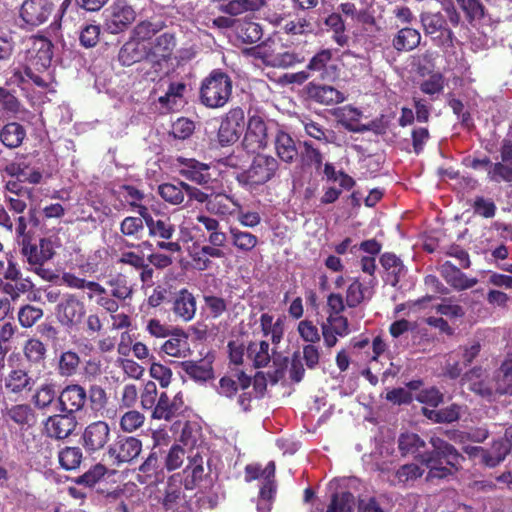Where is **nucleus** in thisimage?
<instances>
[{"label":"nucleus","instance_id":"f257e3e1","mask_svg":"<svg viewBox=\"0 0 512 512\" xmlns=\"http://www.w3.org/2000/svg\"><path fill=\"white\" fill-rule=\"evenodd\" d=\"M430 451L420 452L425 441L416 433H402L398 438L401 455H413L428 468L426 481L443 480L453 477L462 469L465 457L449 442L433 435L429 439Z\"/></svg>","mask_w":512,"mask_h":512},{"label":"nucleus","instance_id":"f03ea898","mask_svg":"<svg viewBox=\"0 0 512 512\" xmlns=\"http://www.w3.org/2000/svg\"><path fill=\"white\" fill-rule=\"evenodd\" d=\"M53 43L44 36L29 39L22 69L15 71V78L21 83H32L47 89L53 77L49 71L53 58Z\"/></svg>","mask_w":512,"mask_h":512},{"label":"nucleus","instance_id":"7ed1b4c3","mask_svg":"<svg viewBox=\"0 0 512 512\" xmlns=\"http://www.w3.org/2000/svg\"><path fill=\"white\" fill-rule=\"evenodd\" d=\"M346 301L340 293H330L327 297L326 321L322 322L321 330L326 348H333L338 337H345L350 333L347 317L341 315L345 310Z\"/></svg>","mask_w":512,"mask_h":512},{"label":"nucleus","instance_id":"20e7f679","mask_svg":"<svg viewBox=\"0 0 512 512\" xmlns=\"http://www.w3.org/2000/svg\"><path fill=\"white\" fill-rule=\"evenodd\" d=\"M232 87L230 76L221 69H214L200 84V103L207 108H221L229 101Z\"/></svg>","mask_w":512,"mask_h":512},{"label":"nucleus","instance_id":"39448f33","mask_svg":"<svg viewBox=\"0 0 512 512\" xmlns=\"http://www.w3.org/2000/svg\"><path fill=\"white\" fill-rule=\"evenodd\" d=\"M21 254L30 266V270L42 279L51 281L55 275L51 269L44 268V264L55 255L54 244L50 238H40L33 242L32 238L20 241Z\"/></svg>","mask_w":512,"mask_h":512},{"label":"nucleus","instance_id":"423d86ee","mask_svg":"<svg viewBox=\"0 0 512 512\" xmlns=\"http://www.w3.org/2000/svg\"><path fill=\"white\" fill-rule=\"evenodd\" d=\"M279 169L276 158L270 155L257 154L250 167L239 173L236 177L238 183L243 187H256L269 182Z\"/></svg>","mask_w":512,"mask_h":512},{"label":"nucleus","instance_id":"0eeeda50","mask_svg":"<svg viewBox=\"0 0 512 512\" xmlns=\"http://www.w3.org/2000/svg\"><path fill=\"white\" fill-rule=\"evenodd\" d=\"M112 431L110 425L104 420L89 423L83 430L80 442L89 455L104 450L111 441Z\"/></svg>","mask_w":512,"mask_h":512},{"label":"nucleus","instance_id":"6e6552de","mask_svg":"<svg viewBox=\"0 0 512 512\" xmlns=\"http://www.w3.org/2000/svg\"><path fill=\"white\" fill-rule=\"evenodd\" d=\"M148 233L151 238L160 239L157 242L159 249L172 253L180 252L181 245L178 241H172L176 234V226L171 218L166 215H157L148 225Z\"/></svg>","mask_w":512,"mask_h":512},{"label":"nucleus","instance_id":"1a4fd4ad","mask_svg":"<svg viewBox=\"0 0 512 512\" xmlns=\"http://www.w3.org/2000/svg\"><path fill=\"white\" fill-rule=\"evenodd\" d=\"M182 476L180 474L172 475L167 482L163 506L165 510L172 512H193L194 508L191 504V496L185 491Z\"/></svg>","mask_w":512,"mask_h":512},{"label":"nucleus","instance_id":"9d476101","mask_svg":"<svg viewBox=\"0 0 512 512\" xmlns=\"http://www.w3.org/2000/svg\"><path fill=\"white\" fill-rule=\"evenodd\" d=\"M321 353L317 345L306 344L302 348V355L299 351L292 354L289 368V376L292 382L299 383L304 379L305 367L315 370L320 364Z\"/></svg>","mask_w":512,"mask_h":512},{"label":"nucleus","instance_id":"9b49d317","mask_svg":"<svg viewBox=\"0 0 512 512\" xmlns=\"http://www.w3.org/2000/svg\"><path fill=\"white\" fill-rule=\"evenodd\" d=\"M55 314L63 326L72 328L82 322L86 314V307L76 294L67 293L57 304Z\"/></svg>","mask_w":512,"mask_h":512},{"label":"nucleus","instance_id":"f8f14e48","mask_svg":"<svg viewBox=\"0 0 512 512\" xmlns=\"http://www.w3.org/2000/svg\"><path fill=\"white\" fill-rule=\"evenodd\" d=\"M269 141L268 128L264 118L258 114L249 115L246 132L242 141L248 153H256L267 147Z\"/></svg>","mask_w":512,"mask_h":512},{"label":"nucleus","instance_id":"ddd939ff","mask_svg":"<svg viewBox=\"0 0 512 512\" xmlns=\"http://www.w3.org/2000/svg\"><path fill=\"white\" fill-rule=\"evenodd\" d=\"M134 9L123 0H116L106 11L104 26L111 34L125 31L135 20Z\"/></svg>","mask_w":512,"mask_h":512},{"label":"nucleus","instance_id":"4468645a","mask_svg":"<svg viewBox=\"0 0 512 512\" xmlns=\"http://www.w3.org/2000/svg\"><path fill=\"white\" fill-rule=\"evenodd\" d=\"M421 23L425 34L432 36L437 46L453 47L454 33L441 13H423Z\"/></svg>","mask_w":512,"mask_h":512},{"label":"nucleus","instance_id":"2eb2a0df","mask_svg":"<svg viewBox=\"0 0 512 512\" xmlns=\"http://www.w3.org/2000/svg\"><path fill=\"white\" fill-rule=\"evenodd\" d=\"M142 451V441L134 436L118 435L108 446V454L117 465L131 463Z\"/></svg>","mask_w":512,"mask_h":512},{"label":"nucleus","instance_id":"dca6fc26","mask_svg":"<svg viewBox=\"0 0 512 512\" xmlns=\"http://www.w3.org/2000/svg\"><path fill=\"white\" fill-rule=\"evenodd\" d=\"M245 124V114L242 108L230 109L222 119L218 129V140L222 146L238 141Z\"/></svg>","mask_w":512,"mask_h":512},{"label":"nucleus","instance_id":"f3484780","mask_svg":"<svg viewBox=\"0 0 512 512\" xmlns=\"http://www.w3.org/2000/svg\"><path fill=\"white\" fill-rule=\"evenodd\" d=\"M77 425L76 415L62 412L49 416L43 423V431L49 438L64 440L74 433Z\"/></svg>","mask_w":512,"mask_h":512},{"label":"nucleus","instance_id":"a211bd4d","mask_svg":"<svg viewBox=\"0 0 512 512\" xmlns=\"http://www.w3.org/2000/svg\"><path fill=\"white\" fill-rule=\"evenodd\" d=\"M188 410L184 402L182 392H178L172 399L166 392L160 394L157 404L152 411V418L157 420L172 421L184 415Z\"/></svg>","mask_w":512,"mask_h":512},{"label":"nucleus","instance_id":"6ab92c4d","mask_svg":"<svg viewBox=\"0 0 512 512\" xmlns=\"http://www.w3.org/2000/svg\"><path fill=\"white\" fill-rule=\"evenodd\" d=\"M88 400L86 389L78 384L66 385L58 396L59 410L75 415L84 409Z\"/></svg>","mask_w":512,"mask_h":512},{"label":"nucleus","instance_id":"aec40b11","mask_svg":"<svg viewBox=\"0 0 512 512\" xmlns=\"http://www.w3.org/2000/svg\"><path fill=\"white\" fill-rule=\"evenodd\" d=\"M53 8L49 0H25L20 7V17L30 26H39L48 20Z\"/></svg>","mask_w":512,"mask_h":512},{"label":"nucleus","instance_id":"412c9836","mask_svg":"<svg viewBox=\"0 0 512 512\" xmlns=\"http://www.w3.org/2000/svg\"><path fill=\"white\" fill-rule=\"evenodd\" d=\"M501 161L494 163L488 170V179L495 183H512V141L503 140L500 147Z\"/></svg>","mask_w":512,"mask_h":512},{"label":"nucleus","instance_id":"4be33fe9","mask_svg":"<svg viewBox=\"0 0 512 512\" xmlns=\"http://www.w3.org/2000/svg\"><path fill=\"white\" fill-rule=\"evenodd\" d=\"M307 98L317 104L331 106L342 103L346 97L343 92L333 86L309 82L305 86Z\"/></svg>","mask_w":512,"mask_h":512},{"label":"nucleus","instance_id":"5701e85b","mask_svg":"<svg viewBox=\"0 0 512 512\" xmlns=\"http://www.w3.org/2000/svg\"><path fill=\"white\" fill-rule=\"evenodd\" d=\"M178 173L185 179L198 185H205L211 180L210 166L194 158L178 157Z\"/></svg>","mask_w":512,"mask_h":512},{"label":"nucleus","instance_id":"b1692460","mask_svg":"<svg viewBox=\"0 0 512 512\" xmlns=\"http://www.w3.org/2000/svg\"><path fill=\"white\" fill-rule=\"evenodd\" d=\"M160 345V352L174 358H186L191 354L189 334L181 328H173Z\"/></svg>","mask_w":512,"mask_h":512},{"label":"nucleus","instance_id":"393cba45","mask_svg":"<svg viewBox=\"0 0 512 512\" xmlns=\"http://www.w3.org/2000/svg\"><path fill=\"white\" fill-rule=\"evenodd\" d=\"M5 422H13L21 430H27L36 423V414L29 404H15L1 410Z\"/></svg>","mask_w":512,"mask_h":512},{"label":"nucleus","instance_id":"a878e982","mask_svg":"<svg viewBox=\"0 0 512 512\" xmlns=\"http://www.w3.org/2000/svg\"><path fill=\"white\" fill-rule=\"evenodd\" d=\"M439 272L446 283L457 291L470 289L478 283L477 278L468 277L450 261H445L439 267Z\"/></svg>","mask_w":512,"mask_h":512},{"label":"nucleus","instance_id":"bb28decb","mask_svg":"<svg viewBox=\"0 0 512 512\" xmlns=\"http://www.w3.org/2000/svg\"><path fill=\"white\" fill-rule=\"evenodd\" d=\"M234 376L237 380L227 375L219 379V383L216 388L218 395L228 399H233L237 395L239 388L246 390L251 386L252 378L247 375L245 371L238 370Z\"/></svg>","mask_w":512,"mask_h":512},{"label":"nucleus","instance_id":"cd10ccee","mask_svg":"<svg viewBox=\"0 0 512 512\" xmlns=\"http://www.w3.org/2000/svg\"><path fill=\"white\" fill-rule=\"evenodd\" d=\"M150 54L151 49L145 43L131 38L120 48L118 60L123 66H131L148 59Z\"/></svg>","mask_w":512,"mask_h":512},{"label":"nucleus","instance_id":"c85d7f7f","mask_svg":"<svg viewBox=\"0 0 512 512\" xmlns=\"http://www.w3.org/2000/svg\"><path fill=\"white\" fill-rule=\"evenodd\" d=\"M206 209L214 215L228 217L239 212L241 210V204L233 196L224 193H216L210 194Z\"/></svg>","mask_w":512,"mask_h":512},{"label":"nucleus","instance_id":"c756f323","mask_svg":"<svg viewBox=\"0 0 512 512\" xmlns=\"http://www.w3.org/2000/svg\"><path fill=\"white\" fill-rule=\"evenodd\" d=\"M181 367L196 382H207L214 378L213 360L208 357L196 361H183Z\"/></svg>","mask_w":512,"mask_h":512},{"label":"nucleus","instance_id":"7c9ffc66","mask_svg":"<svg viewBox=\"0 0 512 512\" xmlns=\"http://www.w3.org/2000/svg\"><path fill=\"white\" fill-rule=\"evenodd\" d=\"M274 145L277 156L283 162L291 164L298 158L300 149L287 132L279 130L275 136Z\"/></svg>","mask_w":512,"mask_h":512},{"label":"nucleus","instance_id":"2f4dec72","mask_svg":"<svg viewBox=\"0 0 512 512\" xmlns=\"http://www.w3.org/2000/svg\"><path fill=\"white\" fill-rule=\"evenodd\" d=\"M210 2L219 12L233 17L257 11L260 8L256 0H210Z\"/></svg>","mask_w":512,"mask_h":512},{"label":"nucleus","instance_id":"473e14b6","mask_svg":"<svg viewBox=\"0 0 512 512\" xmlns=\"http://www.w3.org/2000/svg\"><path fill=\"white\" fill-rule=\"evenodd\" d=\"M229 241L238 252L247 255L257 247L259 239L251 232L230 226Z\"/></svg>","mask_w":512,"mask_h":512},{"label":"nucleus","instance_id":"72a5a7b5","mask_svg":"<svg viewBox=\"0 0 512 512\" xmlns=\"http://www.w3.org/2000/svg\"><path fill=\"white\" fill-rule=\"evenodd\" d=\"M298 158L303 168H314L319 171L324 162L323 153L311 141H299Z\"/></svg>","mask_w":512,"mask_h":512},{"label":"nucleus","instance_id":"f704fd0d","mask_svg":"<svg viewBox=\"0 0 512 512\" xmlns=\"http://www.w3.org/2000/svg\"><path fill=\"white\" fill-rule=\"evenodd\" d=\"M174 314L183 321L192 320L196 313V300L187 289H181L173 303Z\"/></svg>","mask_w":512,"mask_h":512},{"label":"nucleus","instance_id":"c9c22d12","mask_svg":"<svg viewBox=\"0 0 512 512\" xmlns=\"http://www.w3.org/2000/svg\"><path fill=\"white\" fill-rule=\"evenodd\" d=\"M421 41V34L411 27L401 28L392 39V46L397 52H409L417 48Z\"/></svg>","mask_w":512,"mask_h":512},{"label":"nucleus","instance_id":"e433bc0d","mask_svg":"<svg viewBox=\"0 0 512 512\" xmlns=\"http://www.w3.org/2000/svg\"><path fill=\"white\" fill-rule=\"evenodd\" d=\"M324 25L327 31L332 33L331 38L339 47L348 46L350 36L340 13L333 12L329 14L324 20Z\"/></svg>","mask_w":512,"mask_h":512},{"label":"nucleus","instance_id":"4c0bfd02","mask_svg":"<svg viewBox=\"0 0 512 512\" xmlns=\"http://www.w3.org/2000/svg\"><path fill=\"white\" fill-rule=\"evenodd\" d=\"M26 138V129L18 122H9L0 128V142L9 149L22 145Z\"/></svg>","mask_w":512,"mask_h":512},{"label":"nucleus","instance_id":"58836bf2","mask_svg":"<svg viewBox=\"0 0 512 512\" xmlns=\"http://www.w3.org/2000/svg\"><path fill=\"white\" fill-rule=\"evenodd\" d=\"M23 354L30 366H45L47 348L40 339L33 337L26 340L23 346Z\"/></svg>","mask_w":512,"mask_h":512},{"label":"nucleus","instance_id":"ea45409f","mask_svg":"<svg viewBox=\"0 0 512 512\" xmlns=\"http://www.w3.org/2000/svg\"><path fill=\"white\" fill-rule=\"evenodd\" d=\"M33 383V379L26 371L16 369L12 370L5 378V389L8 393L19 395L31 391Z\"/></svg>","mask_w":512,"mask_h":512},{"label":"nucleus","instance_id":"a19ab883","mask_svg":"<svg viewBox=\"0 0 512 512\" xmlns=\"http://www.w3.org/2000/svg\"><path fill=\"white\" fill-rule=\"evenodd\" d=\"M177 45L176 36L174 33L165 32L157 36L151 49V56L158 57L162 60L168 61Z\"/></svg>","mask_w":512,"mask_h":512},{"label":"nucleus","instance_id":"79ce46f5","mask_svg":"<svg viewBox=\"0 0 512 512\" xmlns=\"http://www.w3.org/2000/svg\"><path fill=\"white\" fill-rule=\"evenodd\" d=\"M235 34L238 41L244 44H254L263 37L262 26L252 20H243L235 28Z\"/></svg>","mask_w":512,"mask_h":512},{"label":"nucleus","instance_id":"37998d69","mask_svg":"<svg viewBox=\"0 0 512 512\" xmlns=\"http://www.w3.org/2000/svg\"><path fill=\"white\" fill-rule=\"evenodd\" d=\"M182 483L188 491H192L204 477L203 458L198 453L193 456L188 466L183 470Z\"/></svg>","mask_w":512,"mask_h":512},{"label":"nucleus","instance_id":"c03bdc74","mask_svg":"<svg viewBox=\"0 0 512 512\" xmlns=\"http://www.w3.org/2000/svg\"><path fill=\"white\" fill-rule=\"evenodd\" d=\"M80 357L73 350L62 352L58 357L57 373L61 377L69 378L77 374L80 366Z\"/></svg>","mask_w":512,"mask_h":512},{"label":"nucleus","instance_id":"a18cd8bd","mask_svg":"<svg viewBox=\"0 0 512 512\" xmlns=\"http://www.w3.org/2000/svg\"><path fill=\"white\" fill-rule=\"evenodd\" d=\"M56 395V384L52 381H46L36 388L32 396V403L38 410H45L52 405Z\"/></svg>","mask_w":512,"mask_h":512},{"label":"nucleus","instance_id":"49530a36","mask_svg":"<svg viewBox=\"0 0 512 512\" xmlns=\"http://www.w3.org/2000/svg\"><path fill=\"white\" fill-rule=\"evenodd\" d=\"M83 459V451L78 446H65L58 451L59 464L66 471L78 469Z\"/></svg>","mask_w":512,"mask_h":512},{"label":"nucleus","instance_id":"de8ad7c7","mask_svg":"<svg viewBox=\"0 0 512 512\" xmlns=\"http://www.w3.org/2000/svg\"><path fill=\"white\" fill-rule=\"evenodd\" d=\"M161 198L171 205H185V182L163 183L158 187Z\"/></svg>","mask_w":512,"mask_h":512},{"label":"nucleus","instance_id":"09e8293b","mask_svg":"<svg viewBox=\"0 0 512 512\" xmlns=\"http://www.w3.org/2000/svg\"><path fill=\"white\" fill-rule=\"evenodd\" d=\"M305 133L311 137L316 139L317 141L330 144L333 142L334 132L325 128L321 123L312 120L309 117H304L301 120Z\"/></svg>","mask_w":512,"mask_h":512},{"label":"nucleus","instance_id":"8fccbe9b","mask_svg":"<svg viewBox=\"0 0 512 512\" xmlns=\"http://www.w3.org/2000/svg\"><path fill=\"white\" fill-rule=\"evenodd\" d=\"M186 89L187 86L184 82H170L166 93L160 96L158 101L162 106L173 109L174 106L182 102Z\"/></svg>","mask_w":512,"mask_h":512},{"label":"nucleus","instance_id":"3c124183","mask_svg":"<svg viewBox=\"0 0 512 512\" xmlns=\"http://www.w3.org/2000/svg\"><path fill=\"white\" fill-rule=\"evenodd\" d=\"M269 343L267 341H260L258 344L250 343L247 347L248 356L253 360L255 368L266 367L271 361L269 354Z\"/></svg>","mask_w":512,"mask_h":512},{"label":"nucleus","instance_id":"603ef678","mask_svg":"<svg viewBox=\"0 0 512 512\" xmlns=\"http://www.w3.org/2000/svg\"><path fill=\"white\" fill-rule=\"evenodd\" d=\"M497 392L512 395V356L507 357L499 368Z\"/></svg>","mask_w":512,"mask_h":512},{"label":"nucleus","instance_id":"864d4df0","mask_svg":"<svg viewBox=\"0 0 512 512\" xmlns=\"http://www.w3.org/2000/svg\"><path fill=\"white\" fill-rule=\"evenodd\" d=\"M120 232L122 236L133 240H140L144 232V223L141 218L128 216L120 223Z\"/></svg>","mask_w":512,"mask_h":512},{"label":"nucleus","instance_id":"5fc2aeb1","mask_svg":"<svg viewBox=\"0 0 512 512\" xmlns=\"http://www.w3.org/2000/svg\"><path fill=\"white\" fill-rule=\"evenodd\" d=\"M355 506V497L350 491L333 493L328 505V507H333L336 512H353Z\"/></svg>","mask_w":512,"mask_h":512},{"label":"nucleus","instance_id":"6e6d98bb","mask_svg":"<svg viewBox=\"0 0 512 512\" xmlns=\"http://www.w3.org/2000/svg\"><path fill=\"white\" fill-rule=\"evenodd\" d=\"M107 284L111 288V296L114 297L117 301H125L126 299H130L132 297L133 289L128 284V281L124 276L119 275L115 278H112L107 282Z\"/></svg>","mask_w":512,"mask_h":512},{"label":"nucleus","instance_id":"4d7b16f0","mask_svg":"<svg viewBox=\"0 0 512 512\" xmlns=\"http://www.w3.org/2000/svg\"><path fill=\"white\" fill-rule=\"evenodd\" d=\"M106 472L107 468L103 464L97 463L84 474L74 478L73 482L91 488L105 476Z\"/></svg>","mask_w":512,"mask_h":512},{"label":"nucleus","instance_id":"13d9d810","mask_svg":"<svg viewBox=\"0 0 512 512\" xmlns=\"http://www.w3.org/2000/svg\"><path fill=\"white\" fill-rule=\"evenodd\" d=\"M164 23H153L150 21H142L138 23L133 29V39L145 43L146 40L151 39L156 35L162 28Z\"/></svg>","mask_w":512,"mask_h":512},{"label":"nucleus","instance_id":"bf43d9fd","mask_svg":"<svg viewBox=\"0 0 512 512\" xmlns=\"http://www.w3.org/2000/svg\"><path fill=\"white\" fill-rule=\"evenodd\" d=\"M297 331L301 339L307 344L316 345L321 340L322 332L320 333L318 327L311 320H301L298 323Z\"/></svg>","mask_w":512,"mask_h":512},{"label":"nucleus","instance_id":"052dcab7","mask_svg":"<svg viewBox=\"0 0 512 512\" xmlns=\"http://www.w3.org/2000/svg\"><path fill=\"white\" fill-rule=\"evenodd\" d=\"M43 310L30 304L22 306L18 311V320L22 327L30 328L43 317Z\"/></svg>","mask_w":512,"mask_h":512},{"label":"nucleus","instance_id":"680f3d73","mask_svg":"<svg viewBox=\"0 0 512 512\" xmlns=\"http://www.w3.org/2000/svg\"><path fill=\"white\" fill-rule=\"evenodd\" d=\"M459 7L465 13L469 22L482 19L485 15V7L481 0H456Z\"/></svg>","mask_w":512,"mask_h":512},{"label":"nucleus","instance_id":"e2e57ef3","mask_svg":"<svg viewBox=\"0 0 512 512\" xmlns=\"http://www.w3.org/2000/svg\"><path fill=\"white\" fill-rule=\"evenodd\" d=\"M423 473L424 470L421 469L417 464L410 463L400 466L395 473V477L397 478V482L399 484L406 485L409 482H413L420 478Z\"/></svg>","mask_w":512,"mask_h":512},{"label":"nucleus","instance_id":"0e129e2a","mask_svg":"<svg viewBox=\"0 0 512 512\" xmlns=\"http://www.w3.org/2000/svg\"><path fill=\"white\" fill-rule=\"evenodd\" d=\"M88 400L92 410L100 411L108 404L106 390L98 384H92L87 391Z\"/></svg>","mask_w":512,"mask_h":512},{"label":"nucleus","instance_id":"69168bd1","mask_svg":"<svg viewBox=\"0 0 512 512\" xmlns=\"http://www.w3.org/2000/svg\"><path fill=\"white\" fill-rule=\"evenodd\" d=\"M273 370L267 372V377L271 384L275 385L285 377L288 368L289 358L282 354L273 356Z\"/></svg>","mask_w":512,"mask_h":512},{"label":"nucleus","instance_id":"338daca9","mask_svg":"<svg viewBox=\"0 0 512 512\" xmlns=\"http://www.w3.org/2000/svg\"><path fill=\"white\" fill-rule=\"evenodd\" d=\"M144 415L137 410H129L120 419V428L124 432H134L144 424Z\"/></svg>","mask_w":512,"mask_h":512},{"label":"nucleus","instance_id":"774afa93","mask_svg":"<svg viewBox=\"0 0 512 512\" xmlns=\"http://www.w3.org/2000/svg\"><path fill=\"white\" fill-rule=\"evenodd\" d=\"M100 26L94 24H86L80 30L79 42L85 48L95 47L100 39Z\"/></svg>","mask_w":512,"mask_h":512}]
</instances>
